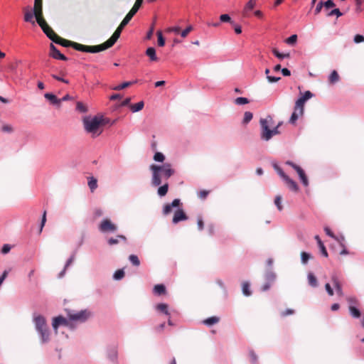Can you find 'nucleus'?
<instances>
[{
  "instance_id": "obj_44",
  "label": "nucleus",
  "mask_w": 364,
  "mask_h": 364,
  "mask_svg": "<svg viewBox=\"0 0 364 364\" xmlns=\"http://www.w3.org/2000/svg\"><path fill=\"white\" fill-rule=\"evenodd\" d=\"M253 117V114L250 112H245L244 114V118L242 120L243 124H247L249 123Z\"/></svg>"
},
{
  "instance_id": "obj_48",
  "label": "nucleus",
  "mask_w": 364,
  "mask_h": 364,
  "mask_svg": "<svg viewBox=\"0 0 364 364\" xmlns=\"http://www.w3.org/2000/svg\"><path fill=\"white\" fill-rule=\"evenodd\" d=\"M114 279L116 280L122 279L124 277V272L123 269H118L114 274Z\"/></svg>"
},
{
  "instance_id": "obj_53",
  "label": "nucleus",
  "mask_w": 364,
  "mask_h": 364,
  "mask_svg": "<svg viewBox=\"0 0 364 364\" xmlns=\"http://www.w3.org/2000/svg\"><path fill=\"white\" fill-rule=\"evenodd\" d=\"M334 15H336L337 17H340L343 15V14L338 9H334L327 14L328 16H331Z\"/></svg>"
},
{
  "instance_id": "obj_16",
  "label": "nucleus",
  "mask_w": 364,
  "mask_h": 364,
  "mask_svg": "<svg viewBox=\"0 0 364 364\" xmlns=\"http://www.w3.org/2000/svg\"><path fill=\"white\" fill-rule=\"evenodd\" d=\"M33 14L36 17V22L38 23V24L40 26V27L42 28V30H45V28L47 26H48V24L47 23V22L46 21V20L43 17V12L42 13H36V14Z\"/></svg>"
},
{
  "instance_id": "obj_15",
  "label": "nucleus",
  "mask_w": 364,
  "mask_h": 364,
  "mask_svg": "<svg viewBox=\"0 0 364 364\" xmlns=\"http://www.w3.org/2000/svg\"><path fill=\"white\" fill-rule=\"evenodd\" d=\"M68 324V322L67 319L62 316H59L54 318L53 321V323H52L53 328L56 331H57V329L59 326H60V325L67 326Z\"/></svg>"
},
{
  "instance_id": "obj_59",
  "label": "nucleus",
  "mask_w": 364,
  "mask_h": 364,
  "mask_svg": "<svg viewBox=\"0 0 364 364\" xmlns=\"http://www.w3.org/2000/svg\"><path fill=\"white\" fill-rule=\"evenodd\" d=\"M192 30H193V26H188L186 29H184L181 33V37L186 38Z\"/></svg>"
},
{
  "instance_id": "obj_37",
  "label": "nucleus",
  "mask_w": 364,
  "mask_h": 364,
  "mask_svg": "<svg viewBox=\"0 0 364 364\" xmlns=\"http://www.w3.org/2000/svg\"><path fill=\"white\" fill-rule=\"evenodd\" d=\"M349 311L350 315L354 318H359L361 315L359 309L352 305L349 306Z\"/></svg>"
},
{
  "instance_id": "obj_61",
  "label": "nucleus",
  "mask_w": 364,
  "mask_h": 364,
  "mask_svg": "<svg viewBox=\"0 0 364 364\" xmlns=\"http://www.w3.org/2000/svg\"><path fill=\"white\" fill-rule=\"evenodd\" d=\"M2 131L4 132L11 133L14 131V129L10 124H4L1 128Z\"/></svg>"
},
{
  "instance_id": "obj_10",
  "label": "nucleus",
  "mask_w": 364,
  "mask_h": 364,
  "mask_svg": "<svg viewBox=\"0 0 364 364\" xmlns=\"http://www.w3.org/2000/svg\"><path fill=\"white\" fill-rule=\"evenodd\" d=\"M150 169L152 171V185L154 186H158L161 183V178L160 174V168L159 166L152 164L150 166Z\"/></svg>"
},
{
  "instance_id": "obj_19",
  "label": "nucleus",
  "mask_w": 364,
  "mask_h": 364,
  "mask_svg": "<svg viewBox=\"0 0 364 364\" xmlns=\"http://www.w3.org/2000/svg\"><path fill=\"white\" fill-rule=\"evenodd\" d=\"M33 14L36 17V22L38 23V24L40 26V27L42 28V30H45V28L47 26H48V24L47 23V22L46 21V20L43 17V12L42 13H36V14Z\"/></svg>"
},
{
  "instance_id": "obj_24",
  "label": "nucleus",
  "mask_w": 364,
  "mask_h": 364,
  "mask_svg": "<svg viewBox=\"0 0 364 364\" xmlns=\"http://www.w3.org/2000/svg\"><path fill=\"white\" fill-rule=\"evenodd\" d=\"M256 5V0H250L245 5L243 10V16H248L249 11H252Z\"/></svg>"
},
{
  "instance_id": "obj_12",
  "label": "nucleus",
  "mask_w": 364,
  "mask_h": 364,
  "mask_svg": "<svg viewBox=\"0 0 364 364\" xmlns=\"http://www.w3.org/2000/svg\"><path fill=\"white\" fill-rule=\"evenodd\" d=\"M49 55L54 59L61 60L64 61L68 60L67 57L62 54L53 43H51L50 46Z\"/></svg>"
},
{
  "instance_id": "obj_2",
  "label": "nucleus",
  "mask_w": 364,
  "mask_h": 364,
  "mask_svg": "<svg viewBox=\"0 0 364 364\" xmlns=\"http://www.w3.org/2000/svg\"><path fill=\"white\" fill-rule=\"evenodd\" d=\"M53 41L55 43L60 44L63 47H72L76 50L87 52V53H98L100 52L98 45L97 46H85L76 42L70 41L67 39L63 38L59 36L58 34L53 39Z\"/></svg>"
},
{
  "instance_id": "obj_31",
  "label": "nucleus",
  "mask_w": 364,
  "mask_h": 364,
  "mask_svg": "<svg viewBox=\"0 0 364 364\" xmlns=\"http://www.w3.org/2000/svg\"><path fill=\"white\" fill-rule=\"evenodd\" d=\"M315 239L316 240L317 242H318V247L320 248V250H321V254L327 257H328V252H327V250L323 245V243L322 242V241L321 240L320 237L318 236V235H316L315 236Z\"/></svg>"
},
{
  "instance_id": "obj_4",
  "label": "nucleus",
  "mask_w": 364,
  "mask_h": 364,
  "mask_svg": "<svg viewBox=\"0 0 364 364\" xmlns=\"http://www.w3.org/2000/svg\"><path fill=\"white\" fill-rule=\"evenodd\" d=\"M33 321L36 329L41 335L42 341L43 342L48 341L49 338V331L46 318L43 316L38 315L34 317Z\"/></svg>"
},
{
  "instance_id": "obj_55",
  "label": "nucleus",
  "mask_w": 364,
  "mask_h": 364,
  "mask_svg": "<svg viewBox=\"0 0 364 364\" xmlns=\"http://www.w3.org/2000/svg\"><path fill=\"white\" fill-rule=\"evenodd\" d=\"M76 109L80 112H86L87 111L85 105L81 102H78L76 105Z\"/></svg>"
},
{
  "instance_id": "obj_49",
  "label": "nucleus",
  "mask_w": 364,
  "mask_h": 364,
  "mask_svg": "<svg viewBox=\"0 0 364 364\" xmlns=\"http://www.w3.org/2000/svg\"><path fill=\"white\" fill-rule=\"evenodd\" d=\"M274 204L277 207L279 210H282L283 206L282 205V196H277L274 199Z\"/></svg>"
},
{
  "instance_id": "obj_28",
  "label": "nucleus",
  "mask_w": 364,
  "mask_h": 364,
  "mask_svg": "<svg viewBox=\"0 0 364 364\" xmlns=\"http://www.w3.org/2000/svg\"><path fill=\"white\" fill-rule=\"evenodd\" d=\"M340 80V76L336 70H333L329 75L328 82L330 84H335L338 82Z\"/></svg>"
},
{
  "instance_id": "obj_30",
  "label": "nucleus",
  "mask_w": 364,
  "mask_h": 364,
  "mask_svg": "<svg viewBox=\"0 0 364 364\" xmlns=\"http://www.w3.org/2000/svg\"><path fill=\"white\" fill-rule=\"evenodd\" d=\"M43 12V0H35L33 5V14Z\"/></svg>"
},
{
  "instance_id": "obj_9",
  "label": "nucleus",
  "mask_w": 364,
  "mask_h": 364,
  "mask_svg": "<svg viewBox=\"0 0 364 364\" xmlns=\"http://www.w3.org/2000/svg\"><path fill=\"white\" fill-rule=\"evenodd\" d=\"M286 164L290 166L296 171L301 179V183L304 186H309V181L307 176H306L304 171L299 166L295 164L294 163L290 161H287L286 162Z\"/></svg>"
},
{
  "instance_id": "obj_3",
  "label": "nucleus",
  "mask_w": 364,
  "mask_h": 364,
  "mask_svg": "<svg viewBox=\"0 0 364 364\" xmlns=\"http://www.w3.org/2000/svg\"><path fill=\"white\" fill-rule=\"evenodd\" d=\"M131 19L127 16L124 18L119 26L117 28L112 36L105 43L98 45L100 51H103L114 46L119 39L123 28L129 23Z\"/></svg>"
},
{
  "instance_id": "obj_18",
  "label": "nucleus",
  "mask_w": 364,
  "mask_h": 364,
  "mask_svg": "<svg viewBox=\"0 0 364 364\" xmlns=\"http://www.w3.org/2000/svg\"><path fill=\"white\" fill-rule=\"evenodd\" d=\"M33 14L36 17V22L38 23V24L40 26V27L42 28V30H45V28L47 26H48V24L47 23V22L46 21V20L43 17V12L42 13H36V14Z\"/></svg>"
},
{
  "instance_id": "obj_38",
  "label": "nucleus",
  "mask_w": 364,
  "mask_h": 364,
  "mask_svg": "<svg viewBox=\"0 0 364 364\" xmlns=\"http://www.w3.org/2000/svg\"><path fill=\"white\" fill-rule=\"evenodd\" d=\"M308 281L309 284L313 287H316L318 285L317 279L312 273L308 274Z\"/></svg>"
},
{
  "instance_id": "obj_62",
  "label": "nucleus",
  "mask_w": 364,
  "mask_h": 364,
  "mask_svg": "<svg viewBox=\"0 0 364 364\" xmlns=\"http://www.w3.org/2000/svg\"><path fill=\"white\" fill-rule=\"evenodd\" d=\"M323 6L326 9H328L335 6V4L332 0H327L323 3Z\"/></svg>"
},
{
  "instance_id": "obj_36",
  "label": "nucleus",
  "mask_w": 364,
  "mask_h": 364,
  "mask_svg": "<svg viewBox=\"0 0 364 364\" xmlns=\"http://www.w3.org/2000/svg\"><path fill=\"white\" fill-rule=\"evenodd\" d=\"M156 309L157 311L165 314L166 315H169V312L168 310V305L166 304H159L156 305Z\"/></svg>"
},
{
  "instance_id": "obj_42",
  "label": "nucleus",
  "mask_w": 364,
  "mask_h": 364,
  "mask_svg": "<svg viewBox=\"0 0 364 364\" xmlns=\"http://www.w3.org/2000/svg\"><path fill=\"white\" fill-rule=\"evenodd\" d=\"M272 53H274V55L276 57H277V58H279V59H283V58H289V56H290L289 53H285V54H284V53H279V52L278 51V50H277V49H276V48H274V49L272 50Z\"/></svg>"
},
{
  "instance_id": "obj_1",
  "label": "nucleus",
  "mask_w": 364,
  "mask_h": 364,
  "mask_svg": "<svg viewBox=\"0 0 364 364\" xmlns=\"http://www.w3.org/2000/svg\"><path fill=\"white\" fill-rule=\"evenodd\" d=\"M107 123H108V119L102 116L87 117L83 119L85 131L91 134L92 137L100 136L103 131V127Z\"/></svg>"
},
{
  "instance_id": "obj_46",
  "label": "nucleus",
  "mask_w": 364,
  "mask_h": 364,
  "mask_svg": "<svg viewBox=\"0 0 364 364\" xmlns=\"http://www.w3.org/2000/svg\"><path fill=\"white\" fill-rule=\"evenodd\" d=\"M269 70L266 69L265 70V74L267 75V78L269 82H278L281 77H272L269 75Z\"/></svg>"
},
{
  "instance_id": "obj_34",
  "label": "nucleus",
  "mask_w": 364,
  "mask_h": 364,
  "mask_svg": "<svg viewBox=\"0 0 364 364\" xmlns=\"http://www.w3.org/2000/svg\"><path fill=\"white\" fill-rule=\"evenodd\" d=\"M45 34L53 41V39L57 36V33L48 26L45 30H43Z\"/></svg>"
},
{
  "instance_id": "obj_57",
  "label": "nucleus",
  "mask_w": 364,
  "mask_h": 364,
  "mask_svg": "<svg viewBox=\"0 0 364 364\" xmlns=\"http://www.w3.org/2000/svg\"><path fill=\"white\" fill-rule=\"evenodd\" d=\"M220 20L221 22H229V23H232L231 21V18L230 16L228 15V14H222L220 15Z\"/></svg>"
},
{
  "instance_id": "obj_17",
  "label": "nucleus",
  "mask_w": 364,
  "mask_h": 364,
  "mask_svg": "<svg viewBox=\"0 0 364 364\" xmlns=\"http://www.w3.org/2000/svg\"><path fill=\"white\" fill-rule=\"evenodd\" d=\"M33 14L36 17V22L38 23V24L40 26V27L42 28V30H45V28L47 26H48V24L47 23V22L46 21V20L43 17V12L42 13H36V14Z\"/></svg>"
},
{
  "instance_id": "obj_11",
  "label": "nucleus",
  "mask_w": 364,
  "mask_h": 364,
  "mask_svg": "<svg viewBox=\"0 0 364 364\" xmlns=\"http://www.w3.org/2000/svg\"><path fill=\"white\" fill-rule=\"evenodd\" d=\"M160 173H162L163 176L168 179L175 173L174 169L172 168V165L169 163H166L163 166H159Z\"/></svg>"
},
{
  "instance_id": "obj_33",
  "label": "nucleus",
  "mask_w": 364,
  "mask_h": 364,
  "mask_svg": "<svg viewBox=\"0 0 364 364\" xmlns=\"http://www.w3.org/2000/svg\"><path fill=\"white\" fill-rule=\"evenodd\" d=\"M88 186L91 192H94V191L97 188V180L92 176L88 178Z\"/></svg>"
},
{
  "instance_id": "obj_52",
  "label": "nucleus",
  "mask_w": 364,
  "mask_h": 364,
  "mask_svg": "<svg viewBox=\"0 0 364 364\" xmlns=\"http://www.w3.org/2000/svg\"><path fill=\"white\" fill-rule=\"evenodd\" d=\"M210 191H206V190H201L200 191L198 192L197 195L198 196V198H200V199H205L207 198V196H208Z\"/></svg>"
},
{
  "instance_id": "obj_45",
  "label": "nucleus",
  "mask_w": 364,
  "mask_h": 364,
  "mask_svg": "<svg viewBox=\"0 0 364 364\" xmlns=\"http://www.w3.org/2000/svg\"><path fill=\"white\" fill-rule=\"evenodd\" d=\"M156 34L158 37V46L160 47H163L165 45V39L163 37L161 31H158Z\"/></svg>"
},
{
  "instance_id": "obj_41",
  "label": "nucleus",
  "mask_w": 364,
  "mask_h": 364,
  "mask_svg": "<svg viewBox=\"0 0 364 364\" xmlns=\"http://www.w3.org/2000/svg\"><path fill=\"white\" fill-rule=\"evenodd\" d=\"M242 287V293L245 296H248L251 295V291L250 290V284L248 282H243Z\"/></svg>"
},
{
  "instance_id": "obj_13",
  "label": "nucleus",
  "mask_w": 364,
  "mask_h": 364,
  "mask_svg": "<svg viewBox=\"0 0 364 364\" xmlns=\"http://www.w3.org/2000/svg\"><path fill=\"white\" fill-rule=\"evenodd\" d=\"M180 199H174L171 203H167L164 206L163 214L166 215L171 213L173 208L179 207L181 205Z\"/></svg>"
},
{
  "instance_id": "obj_14",
  "label": "nucleus",
  "mask_w": 364,
  "mask_h": 364,
  "mask_svg": "<svg viewBox=\"0 0 364 364\" xmlns=\"http://www.w3.org/2000/svg\"><path fill=\"white\" fill-rule=\"evenodd\" d=\"M187 219L188 217L185 212L183 211V210L178 209L174 213L172 221L174 224H176L181 221L186 220Z\"/></svg>"
},
{
  "instance_id": "obj_58",
  "label": "nucleus",
  "mask_w": 364,
  "mask_h": 364,
  "mask_svg": "<svg viewBox=\"0 0 364 364\" xmlns=\"http://www.w3.org/2000/svg\"><path fill=\"white\" fill-rule=\"evenodd\" d=\"M296 40H297V36L294 34V35H292L290 37H289L286 40V43L288 44H290V45L294 44L296 42Z\"/></svg>"
},
{
  "instance_id": "obj_64",
  "label": "nucleus",
  "mask_w": 364,
  "mask_h": 364,
  "mask_svg": "<svg viewBox=\"0 0 364 364\" xmlns=\"http://www.w3.org/2000/svg\"><path fill=\"white\" fill-rule=\"evenodd\" d=\"M354 42L355 43H359L361 42H364V36L362 35L357 34L354 36Z\"/></svg>"
},
{
  "instance_id": "obj_43",
  "label": "nucleus",
  "mask_w": 364,
  "mask_h": 364,
  "mask_svg": "<svg viewBox=\"0 0 364 364\" xmlns=\"http://www.w3.org/2000/svg\"><path fill=\"white\" fill-rule=\"evenodd\" d=\"M129 261L132 263L133 265L138 267L140 264V261L138 257L135 255H131L129 257Z\"/></svg>"
},
{
  "instance_id": "obj_56",
  "label": "nucleus",
  "mask_w": 364,
  "mask_h": 364,
  "mask_svg": "<svg viewBox=\"0 0 364 364\" xmlns=\"http://www.w3.org/2000/svg\"><path fill=\"white\" fill-rule=\"evenodd\" d=\"M274 168L277 171V173L281 176V178L284 180L287 175L282 171V169L278 166L275 165Z\"/></svg>"
},
{
  "instance_id": "obj_26",
  "label": "nucleus",
  "mask_w": 364,
  "mask_h": 364,
  "mask_svg": "<svg viewBox=\"0 0 364 364\" xmlns=\"http://www.w3.org/2000/svg\"><path fill=\"white\" fill-rule=\"evenodd\" d=\"M146 55L149 58L151 61H157L158 58L156 54V50L153 47H149L146 50Z\"/></svg>"
},
{
  "instance_id": "obj_27",
  "label": "nucleus",
  "mask_w": 364,
  "mask_h": 364,
  "mask_svg": "<svg viewBox=\"0 0 364 364\" xmlns=\"http://www.w3.org/2000/svg\"><path fill=\"white\" fill-rule=\"evenodd\" d=\"M142 4L135 2L131 10L126 15L130 19L133 18V16L136 14Z\"/></svg>"
},
{
  "instance_id": "obj_25",
  "label": "nucleus",
  "mask_w": 364,
  "mask_h": 364,
  "mask_svg": "<svg viewBox=\"0 0 364 364\" xmlns=\"http://www.w3.org/2000/svg\"><path fill=\"white\" fill-rule=\"evenodd\" d=\"M332 282H333V284L334 287L336 288L337 294L338 296H343V290H342V287H341V284L340 282L338 281V278L336 277H332Z\"/></svg>"
},
{
  "instance_id": "obj_29",
  "label": "nucleus",
  "mask_w": 364,
  "mask_h": 364,
  "mask_svg": "<svg viewBox=\"0 0 364 364\" xmlns=\"http://www.w3.org/2000/svg\"><path fill=\"white\" fill-rule=\"evenodd\" d=\"M154 293L157 295H162L166 293V287L164 284H156L154 287Z\"/></svg>"
},
{
  "instance_id": "obj_63",
  "label": "nucleus",
  "mask_w": 364,
  "mask_h": 364,
  "mask_svg": "<svg viewBox=\"0 0 364 364\" xmlns=\"http://www.w3.org/2000/svg\"><path fill=\"white\" fill-rule=\"evenodd\" d=\"M11 250V246L9 244H5L4 245V246L2 247L1 250V252L2 254H7L10 252Z\"/></svg>"
},
{
  "instance_id": "obj_20",
  "label": "nucleus",
  "mask_w": 364,
  "mask_h": 364,
  "mask_svg": "<svg viewBox=\"0 0 364 364\" xmlns=\"http://www.w3.org/2000/svg\"><path fill=\"white\" fill-rule=\"evenodd\" d=\"M284 181L291 191L294 192L299 191V186L297 183L294 180L290 178L288 176L284 179Z\"/></svg>"
},
{
  "instance_id": "obj_8",
  "label": "nucleus",
  "mask_w": 364,
  "mask_h": 364,
  "mask_svg": "<svg viewBox=\"0 0 364 364\" xmlns=\"http://www.w3.org/2000/svg\"><path fill=\"white\" fill-rule=\"evenodd\" d=\"M90 316V313L87 310H82L75 313H68V317L71 321L84 322Z\"/></svg>"
},
{
  "instance_id": "obj_54",
  "label": "nucleus",
  "mask_w": 364,
  "mask_h": 364,
  "mask_svg": "<svg viewBox=\"0 0 364 364\" xmlns=\"http://www.w3.org/2000/svg\"><path fill=\"white\" fill-rule=\"evenodd\" d=\"M310 257H311L309 253L306 252H302L301 253V262L304 264L307 263V262L310 259Z\"/></svg>"
},
{
  "instance_id": "obj_23",
  "label": "nucleus",
  "mask_w": 364,
  "mask_h": 364,
  "mask_svg": "<svg viewBox=\"0 0 364 364\" xmlns=\"http://www.w3.org/2000/svg\"><path fill=\"white\" fill-rule=\"evenodd\" d=\"M44 97L50 102L51 104L60 106L61 100L58 99L55 95L52 93H46Z\"/></svg>"
},
{
  "instance_id": "obj_50",
  "label": "nucleus",
  "mask_w": 364,
  "mask_h": 364,
  "mask_svg": "<svg viewBox=\"0 0 364 364\" xmlns=\"http://www.w3.org/2000/svg\"><path fill=\"white\" fill-rule=\"evenodd\" d=\"M235 102L236 105H245V104L249 103V100L246 97H237L235 99Z\"/></svg>"
},
{
  "instance_id": "obj_22",
  "label": "nucleus",
  "mask_w": 364,
  "mask_h": 364,
  "mask_svg": "<svg viewBox=\"0 0 364 364\" xmlns=\"http://www.w3.org/2000/svg\"><path fill=\"white\" fill-rule=\"evenodd\" d=\"M33 11H31L27 8L24 9V21L26 22H28L32 23L33 25H35V21L33 20L34 17Z\"/></svg>"
},
{
  "instance_id": "obj_40",
  "label": "nucleus",
  "mask_w": 364,
  "mask_h": 364,
  "mask_svg": "<svg viewBox=\"0 0 364 364\" xmlns=\"http://www.w3.org/2000/svg\"><path fill=\"white\" fill-rule=\"evenodd\" d=\"M168 189V183H165L164 185L160 186L158 189V194L160 196H164L166 195Z\"/></svg>"
},
{
  "instance_id": "obj_32",
  "label": "nucleus",
  "mask_w": 364,
  "mask_h": 364,
  "mask_svg": "<svg viewBox=\"0 0 364 364\" xmlns=\"http://www.w3.org/2000/svg\"><path fill=\"white\" fill-rule=\"evenodd\" d=\"M144 103L143 101H140L136 104L130 105L129 108L132 112H136L143 109Z\"/></svg>"
},
{
  "instance_id": "obj_51",
  "label": "nucleus",
  "mask_w": 364,
  "mask_h": 364,
  "mask_svg": "<svg viewBox=\"0 0 364 364\" xmlns=\"http://www.w3.org/2000/svg\"><path fill=\"white\" fill-rule=\"evenodd\" d=\"M154 159L156 161L163 162L165 159V156L162 153L156 152L154 156Z\"/></svg>"
},
{
  "instance_id": "obj_6",
  "label": "nucleus",
  "mask_w": 364,
  "mask_h": 364,
  "mask_svg": "<svg viewBox=\"0 0 364 364\" xmlns=\"http://www.w3.org/2000/svg\"><path fill=\"white\" fill-rule=\"evenodd\" d=\"M98 229L102 233L114 232L117 230V225L110 219L105 218L99 224Z\"/></svg>"
},
{
  "instance_id": "obj_47",
  "label": "nucleus",
  "mask_w": 364,
  "mask_h": 364,
  "mask_svg": "<svg viewBox=\"0 0 364 364\" xmlns=\"http://www.w3.org/2000/svg\"><path fill=\"white\" fill-rule=\"evenodd\" d=\"M132 84H133V82H124L114 87L113 89L114 90H123V89L128 87L129 85H131Z\"/></svg>"
},
{
  "instance_id": "obj_21",
  "label": "nucleus",
  "mask_w": 364,
  "mask_h": 364,
  "mask_svg": "<svg viewBox=\"0 0 364 364\" xmlns=\"http://www.w3.org/2000/svg\"><path fill=\"white\" fill-rule=\"evenodd\" d=\"M119 240L123 241L124 243L127 242V237L123 235H117L116 237H110L107 240V243L109 245L112 246L114 245H117L119 243Z\"/></svg>"
},
{
  "instance_id": "obj_7",
  "label": "nucleus",
  "mask_w": 364,
  "mask_h": 364,
  "mask_svg": "<svg viewBox=\"0 0 364 364\" xmlns=\"http://www.w3.org/2000/svg\"><path fill=\"white\" fill-rule=\"evenodd\" d=\"M312 97L313 94L310 91H306L304 94L296 101L294 109L299 110L300 114H304L305 102Z\"/></svg>"
},
{
  "instance_id": "obj_35",
  "label": "nucleus",
  "mask_w": 364,
  "mask_h": 364,
  "mask_svg": "<svg viewBox=\"0 0 364 364\" xmlns=\"http://www.w3.org/2000/svg\"><path fill=\"white\" fill-rule=\"evenodd\" d=\"M220 321V318L217 316H212L210 318H208L207 319L203 321V323L207 326H212L213 324H215L218 323Z\"/></svg>"
},
{
  "instance_id": "obj_5",
  "label": "nucleus",
  "mask_w": 364,
  "mask_h": 364,
  "mask_svg": "<svg viewBox=\"0 0 364 364\" xmlns=\"http://www.w3.org/2000/svg\"><path fill=\"white\" fill-rule=\"evenodd\" d=\"M261 125V138L265 141L271 139V129L269 125L272 124L273 119L272 117L268 116L265 119H261L259 121Z\"/></svg>"
},
{
  "instance_id": "obj_60",
  "label": "nucleus",
  "mask_w": 364,
  "mask_h": 364,
  "mask_svg": "<svg viewBox=\"0 0 364 364\" xmlns=\"http://www.w3.org/2000/svg\"><path fill=\"white\" fill-rule=\"evenodd\" d=\"M197 225L199 230H202L204 228V223L201 216H198L197 219Z\"/></svg>"
},
{
  "instance_id": "obj_39",
  "label": "nucleus",
  "mask_w": 364,
  "mask_h": 364,
  "mask_svg": "<svg viewBox=\"0 0 364 364\" xmlns=\"http://www.w3.org/2000/svg\"><path fill=\"white\" fill-rule=\"evenodd\" d=\"M301 115H303V114H300L299 110L294 109V112L289 119V123L294 124L298 119L299 117Z\"/></svg>"
}]
</instances>
